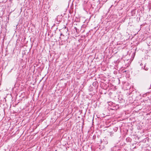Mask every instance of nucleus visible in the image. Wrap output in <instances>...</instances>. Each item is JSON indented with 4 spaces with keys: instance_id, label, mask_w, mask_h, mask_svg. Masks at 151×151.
I'll list each match as a JSON object with an SVG mask.
<instances>
[{
    "instance_id": "obj_2",
    "label": "nucleus",
    "mask_w": 151,
    "mask_h": 151,
    "mask_svg": "<svg viewBox=\"0 0 151 151\" xmlns=\"http://www.w3.org/2000/svg\"><path fill=\"white\" fill-rule=\"evenodd\" d=\"M144 68H145V70H148V68H146V66L145 65L144 67Z\"/></svg>"
},
{
    "instance_id": "obj_1",
    "label": "nucleus",
    "mask_w": 151,
    "mask_h": 151,
    "mask_svg": "<svg viewBox=\"0 0 151 151\" xmlns=\"http://www.w3.org/2000/svg\"><path fill=\"white\" fill-rule=\"evenodd\" d=\"M63 32H66V33H67V32L68 31V28H66V27H65L63 29Z\"/></svg>"
},
{
    "instance_id": "obj_3",
    "label": "nucleus",
    "mask_w": 151,
    "mask_h": 151,
    "mask_svg": "<svg viewBox=\"0 0 151 151\" xmlns=\"http://www.w3.org/2000/svg\"><path fill=\"white\" fill-rule=\"evenodd\" d=\"M60 35L61 36V35H63V36H64V35H63L62 33H61L60 34Z\"/></svg>"
}]
</instances>
